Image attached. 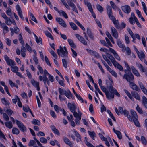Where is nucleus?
<instances>
[{"instance_id":"obj_1","label":"nucleus","mask_w":147,"mask_h":147,"mask_svg":"<svg viewBox=\"0 0 147 147\" xmlns=\"http://www.w3.org/2000/svg\"><path fill=\"white\" fill-rule=\"evenodd\" d=\"M107 88L102 86H100L102 90L105 93L107 98L109 100H111L114 98V94L117 96H120V94L117 90L113 87L111 83L109 81L106 82Z\"/></svg>"},{"instance_id":"obj_2","label":"nucleus","mask_w":147,"mask_h":147,"mask_svg":"<svg viewBox=\"0 0 147 147\" xmlns=\"http://www.w3.org/2000/svg\"><path fill=\"white\" fill-rule=\"evenodd\" d=\"M124 75L120 71L119 73L121 76H122L123 79H125L129 83L132 82L134 79V76L131 71H128L126 70Z\"/></svg>"},{"instance_id":"obj_3","label":"nucleus","mask_w":147,"mask_h":147,"mask_svg":"<svg viewBox=\"0 0 147 147\" xmlns=\"http://www.w3.org/2000/svg\"><path fill=\"white\" fill-rule=\"evenodd\" d=\"M57 54L59 56H60L63 57L68 58V52L65 46L63 47V49L61 46L59 47V49L57 50Z\"/></svg>"},{"instance_id":"obj_4","label":"nucleus","mask_w":147,"mask_h":147,"mask_svg":"<svg viewBox=\"0 0 147 147\" xmlns=\"http://www.w3.org/2000/svg\"><path fill=\"white\" fill-rule=\"evenodd\" d=\"M15 121L17 125L20 130L23 132L26 131V128L21 122L17 120H16Z\"/></svg>"},{"instance_id":"obj_5","label":"nucleus","mask_w":147,"mask_h":147,"mask_svg":"<svg viewBox=\"0 0 147 147\" xmlns=\"http://www.w3.org/2000/svg\"><path fill=\"white\" fill-rule=\"evenodd\" d=\"M4 57L8 65L11 66H14L16 65V64L14 61L10 59L7 55H5L4 56Z\"/></svg>"},{"instance_id":"obj_6","label":"nucleus","mask_w":147,"mask_h":147,"mask_svg":"<svg viewBox=\"0 0 147 147\" xmlns=\"http://www.w3.org/2000/svg\"><path fill=\"white\" fill-rule=\"evenodd\" d=\"M56 20L58 22L59 24L64 28L67 27V25L63 20L61 18L57 17L56 18Z\"/></svg>"},{"instance_id":"obj_7","label":"nucleus","mask_w":147,"mask_h":147,"mask_svg":"<svg viewBox=\"0 0 147 147\" xmlns=\"http://www.w3.org/2000/svg\"><path fill=\"white\" fill-rule=\"evenodd\" d=\"M130 88L133 90H136L138 92L140 91V89L136 85L134 82H131L129 84Z\"/></svg>"},{"instance_id":"obj_8","label":"nucleus","mask_w":147,"mask_h":147,"mask_svg":"<svg viewBox=\"0 0 147 147\" xmlns=\"http://www.w3.org/2000/svg\"><path fill=\"white\" fill-rule=\"evenodd\" d=\"M75 36L79 41L82 43L86 45H87V42L83 37L78 34H76Z\"/></svg>"},{"instance_id":"obj_9","label":"nucleus","mask_w":147,"mask_h":147,"mask_svg":"<svg viewBox=\"0 0 147 147\" xmlns=\"http://www.w3.org/2000/svg\"><path fill=\"white\" fill-rule=\"evenodd\" d=\"M67 106L71 112L73 113L74 111H75L76 107V105L74 103L71 104V103L69 102Z\"/></svg>"},{"instance_id":"obj_10","label":"nucleus","mask_w":147,"mask_h":147,"mask_svg":"<svg viewBox=\"0 0 147 147\" xmlns=\"http://www.w3.org/2000/svg\"><path fill=\"white\" fill-rule=\"evenodd\" d=\"M111 30L112 36L115 38L117 39L118 38V34L117 30L114 27H113L111 28Z\"/></svg>"},{"instance_id":"obj_11","label":"nucleus","mask_w":147,"mask_h":147,"mask_svg":"<svg viewBox=\"0 0 147 147\" xmlns=\"http://www.w3.org/2000/svg\"><path fill=\"white\" fill-rule=\"evenodd\" d=\"M109 50L113 54L114 57L117 60L119 61L120 60V57L115 50L109 47Z\"/></svg>"},{"instance_id":"obj_12","label":"nucleus","mask_w":147,"mask_h":147,"mask_svg":"<svg viewBox=\"0 0 147 147\" xmlns=\"http://www.w3.org/2000/svg\"><path fill=\"white\" fill-rule=\"evenodd\" d=\"M86 50L91 55L94 56L98 58L99 57V54L96 51L87 49H86Z\"/></svg>"},{"instance_id":"obj_13","label":"nucleus","mask_w":147,"mask_h":147,"mask_svg":"<svg viewBox=\"0 0 147 147\" xmlns=\"http://www.w3.org/2000/svg\"><path fill=\"white\" fill-rule=\"evenodd\" d=\"M121 9L123 11L126 13H129L131 11L130 7L128 5L123 6L121 7Z\"/></svg>"},{"instance_id":"obj_14","label":"nucleus","mask_w":147,"mask_h":147,"mask_svg":"<svg viewBox=\"0 0 147 147\" xmlns=\"http://www.w3.org/2000/svg\"><path fill=\"white\" fill-rule=\"evenodd\" d=\"M67 2L69 6L72 8V10L76 13H78V12L77 8L75 4L73 2L71 1H67Z\"/></svg>"},{"instance_id":"obj_15","label":"nucleus","mask_w":147,"mask_h":147,"mask_svg":"<svg viewBox=\"0 0 147 147\" xmlns=\"http://www.w3.org/2000/svg\"><path fill=\"white\" fill-rule=\"evenodd\" d=\"M31 82L32 84L36 88L38 91L40 90V88L39 86V83L38 82L36 81L34 79L31 80Z\"/></svg>"},{"instance_id":"obj_16","label":"nucleus","mask_w":147,"mask_h":147,"mask_svg":"<svg viewBox=\"0 0 147 147\" xmlns=\"http://www.w3.org/2000/svg\"><path fill=\"white\" fill-rule=\"evenodd\" d=\"M1 27L3 29V31L4 34L5 35L9 31V28L5 23H3V24Z\"/></svg>"},{"instance_id":"obj_17","label":"nucleus","mask_w":147,"mask_h":147,"mask_svg":"<svg viewBox=\"0 0 147 147\" xmlns=\"http://www.w3.org/2000/svg\"><path fill=\"white\" fill-rule=\"evenodd\" d=\"M64 95L69 99H70L71 98H72L73 95L69 90H67V91L65 90L64 91Z\"/></svg>"},{"instance_id":"obj_18","label":"nucleus","mask_w":147,"mask_h":147,"mask_svg":"<svg viewBox=\"0 0 147 147\" xmlns=\"http://www.w3.org/2000/svg\"><path fill=\"white\" fill-rule=\"evenodd\" d=\"M137 53L138 55V57L141 61H142V59H143L145 58V55L143 51H141L140 52L138 50H137Z\"/></svg>"},{"instance_id":"obj_19","label":"nucleus","mask_w":147,"mask_h":147,"mask_svg":"<svg viewBox=\"0 0 147 147\" xmlns=\"http://www.w3.org/2000/svg\"><path fill=\"white\" fill-rule=\"evenodd\" d=\"M123 113L125 116H126L127 117L128 120L130 121H132V119L130 115H129V112L127 111L125 109L124 110Z\"/></svg>"},{"instance_id":"obj_20","label":"nucleus","mask_w":147,"mask_h":147,"mask_svg":"<svg viewBox=\"0 0 147 147\" xmlns=\"http://www.w3.org/2000/svg\"><path fill=\"white\" fill-rule=\"evenodd\" d=\"M131 68L133 73L136 76L138 77H140L141 76L138 72V71L133 66H131Z\"/></svg>"},{"instance_id":"obj_21","label":"nucleus","mask_w":147,"mask_h":147,"mask_svg":"<svg viewBox=\"0 0 147 147\" xmlns=\"http://www.w3.org/2000/svg\"><path fill=\"white\" fill-rule=\"evenodd\" d=\"M115 67H117L119 70L123 71H124L122 66L119 64L117 62H116L113 65Z\"/></svg>"},{"instance_id":"obj_22","label":"nucleus","mask_w":147,"mask_h":147,"mask_svg":"<svg viewBox=\"0 0 147 147\" xmlns=\"http://www.w3.org/2000/svg\"><path fill=\"white\" fill-rule=\"evenodd\" d=\"M73 115L75 117L76 119H78L80 117L81 118L82 115V113L80 111H78V113H77L76 112L74 111L73 113Z\"/></svg>"},{"instance_id":"obj_23","label":"nucleus","mask_w":147,"mask_h":147,"mask_svg":"<svg viewBox=\"0 0 147 147\" xmlns=\"http://www.w3.org/2000/svg\"><path fill=\"white\" fill-rule=\"evenodd\" d=\"M132 96L136 99L140 100V98L139 95L138 93L135 91H132L131 92Z\"/></svg>"},{"instance_id":"obj_24","label":"nucleus","mask_w":147,"mask_h":147,"mask_svg":"<svg viewBox=\"0 0 147 147\" xmlns=\"http://www.w3.org/2000/svg\"><path fill=\"white\" fill-rule=\"evenodd\" d=\"M50 128L55 134L59 136L60 135L59 130L56 128V127L54 125L51 126Z\"/></svg>"},{"instance_id":"obj_25","label":"nucleus","mask_w":147,"mask_h":147,"mask_svg":"<svg viewBox=\"0 0 147 147\" xmlns=\"http://www.w3.org/2000/svg\"><path fill=\"white\" fill-rule=\"evenodd\" d=\"M113 131L115 133L118 138L120 140L122 139V137L121 134L119 131L115 130L114 128H113Z\"/></svg>"},{"instance_id":"obj_26","label":"nucleus","mask_w":147,"mask_h":147,"mask_svg":"<svg viewBox=\"0 0 147 147\" xmlns=\"http://www.w3.org/2000/svg\"><path fill=\"white\" fill-rule=\"evenodd\" d=\"M87 33L89 37L91 39H94V36L93 34L92 33L91 30L90 28H87Z\"/></svg>"},{"instance_id":"obj_27","label":"nucleus","mask_w":147,"mask_h":147,"mask_svg":"<svg viewBox=\"0 0 147 147\" xmlns=\"http://www.w3.org/2000/svg\"><path fill=\"white\" fill-rule=\"evenodd\" d=\"M1 101L2 103L6 106V107H7L9 106V102L8 100H6L5 98H1Z\"/></svg>"},{"instance_id":"obj_28","label":"nucleus","mask_w":147,"mask_h":147,"mask_svg":"<svg viewBox=\"0 0 147 147\" xmlns=\"http://www.w3.org/2000/svg\"><path fill=\"white\" fill-rule=\"evenodd\" d=\"M3 111L7 113L9 116H11L13 113V111L11 110L8 109L7 107L4 108Z\"/></svg>"},{"instance_id":"obj_29","label":"nucleus","mask_w":147,"mask_h":147,"mask_svg":"<svg viewBox=\"0 0 147 147\" xmlns=\"http://www.w3.org/2000/svg\"><path fill=\"white\" fill-rule=\"evenodd\" d=\"M63 140L64 141L66 144L70 146H71L72 145V144L67 138L66 137H64Z\"/></svg>"},{"instance_id":"obj_30","label":"nucleus","mask_w":147,"mask_h":147,"mask_svg":"<svg viewBox=\"0 0 147 147\" xmlns=\"http://www.w3.org/2000/svg\"><path fill=\"white\" fill-rule=\"evenodd\" d=\"M33 34L35 38L36 41L37 43L38 44L40 42V43L42 44V38L40 37H39L38 38L37 36L33 32Z\"/></svg>"},{"instance_id":"obj_31","label":"nucleus","mask_w":147,"mask_h":147,"mask_svg":"<svg viewBox=\"0 0 147 147\" xmlns=\"http://www.w3.org/2000/svg\"><path fill=\"white\" fill-rule=\"evenodd\" d=\"M131 113L132 115V119L138 118V116L136 111L133 110H131Z\"/></svg>"},{"instance_id":"obj_32","label":"nucleus","mask_w":147,"mask_h":147,"mask_svg":"<svg viewBox=\"0 0 147 147\" xmlns=\"http://www.w3.org/2000/svg\"><path fill=\"white\" fill-rule=\"evenodd\" d=\"M6 126L9 129L13 127L12 122L11 121L6 122L5 123Z\"/></svg>"},{"instance_id":"obj_33","label":"nucleus","mask_w":147,"mask_h":147,"mask_svg":"<svg viewBox=\"0 0 147 147\" xmlns=\"http://www.w3.org/2000/svg\"><path fill=\"white\" fill-rule=\"evenodd\" d=\"M58 13L60 15H62L66 19H67L68 18V16L65 11L62 10H60L58 11Z\"/></svg>"},{"instance_id":"obj_34","label":"nucleus","mask_w":147,"mask_h":147,"mask_svg":"<svg viewBox=\"0 0 147 147\" xmlns=\"http://www.w3.org/2000/svg\"><path fill=\"white\" fill-rule=\"evenodd\" d=\"M133 121L135 125L137 127H140V125L139 123V122L138 120V118L132 119V121Z\"/></svg>"},{"instance_id":"obj_35","label":"nucleus","mask_w":147,"mask_h":147,"mask_svg":"<svg viewBox=\"0 0 147 147\" xmlns=\"http://www.w3.org/2000/svg\"><path fill=\"white\" fill-rule=\"evenodd\" d=\"M142 102L145 107L147 108V98L144 96L142 97Z\"/></svg>"},{"instance_id":"obj_36","label":"nucleus","mask_w":147,"mask_h":147,"mask_svg":"<svg viewBox=\"0 0 147 147\" xmlns=\"http://www.w3.org/2000/svg\"><path fill=\"white\" fill-rule=\"evenodd\" d=\"M124 63L125 67H126V69H125L124 70V72L126 71V70L128 71H131V68L130 67L128 63L126 61H124Z\"/></svg>"},{"instance_id":"obj_37","label":"nucleus","mask_w":147,"mask_h":147,"mask_svg":"<svg viewBox=\"0 0 147 147\" xmlns=\"http://www.w3.org/2000/svg\"><path fill=\"white\" fill-rule=\"evenodd\" d=\"M67 41L70 45L73 48H75L76 47V45L74 44V41L71 39H68Z\"/></svg>"},{"instance_id":"obj_38","label":"nucleus","mask_w":147,"mask_h":147,"mask_svg":"<svg viewBox=\"0 0 147 147\" xmlns=\"http://www.w3.org/2000/svg\"><path fill=\"white\" fill-rule=\"evenodd\" d=\"M44 33L46 36L49 37L52 40H54V38L51 34L47 31H46L44 32Z\"/></svg>"},{"instance_id":"obj_39","label":"nucleus","mask_w":147,"mask_h":147,"mask_svg":"<svg viewBox=\"0 0 147 147\" xmlns=\"http://www.w3.org/2000/svg\"><path fill=\"white\" fill-rule=\"evenodd\" d=\"M29 15L30 18L32 20L35 22L36 23H38V22L37 20L32 13L31 12H30L29 13Z\"/></svg>"},{"instance_id":"obj_40","label":"nucleus","mask_w":147,"mask_h":147,"mask_svg":"<svg viewBox=\"0 0 147 147\" xmlns=\"http://www.w3.org/2000/svg\"><path fill=\"white\" fill-rule=\"evenodd\" d=\"M32 123L34 125H40V122L38 120H36L35 119H34L32 121Z\"/></svg>"},{"instance_id":"obj_41","label":"nucleus","mask_w":147,"mask_h":147,"mask_svg":"<svg viewBox=\"0 0 147 147\" xmlns=\"http://www.w3.org/2000/svg\"><path fill=\"white\" fill-rule=\"evenodd\" d=\"M138 67L141 71L143 72H145V70H146L141 64H138Z\"/></svg>"},{"instance_id":"obj_42","label":"nucleus","mask_w":147,"mask_h":147,"mask_svg":"<svg viewBox=\"0 0 147 147\" xmlns=\"http://www.w3.org/2000/svg\"><path fill=\"white\" fill-rule=\"evenodd\" d=\"M75 22L77 24L78 26L83 31H85V29L84 26L78 21L77 20H75Z\"/></svg>"},{"instance_id":"obj_43","label":"nucleus","mask_w":147,"mask_h":147,"mask_svg":"<svg viewBox=\"0 0 147 147\" xmlns=\"http://www.w3.org/2000/svg\"><path fill=\"white\" fill-rule=\"evenodd\" d=\"M62 62L63 67L65 68H67V67L68 62L64 59H62Z\"/></svg>"},{"instance_id":"obj_44","label":"nucleus","mask_w":147,"mask_h":147,"mask_svg":"<svg viewBox=\"0 0 147 147\" xmlns=\"http://www.w3.org/2000/svg\"><path fill=\"white\" fill-rule=\"evenodd\" d=\"M94 86L96 89V90L98 91L99 93L100 94L103 96L104 95L101 92L99 89L98 88V87L96 84H94Z\"/></svg>"},{"instance_id":"obj_45","label":"nucleus","mask_w":147,"mask_h":147,"mask_svg":"<svg viewBox=\"0 0 147 147\" xmlns=\"http://www.w3.org/2000/svg\"><path fill=\"white\" fill-rule=\"evenodd\" d=\"M142 143L144 145H146L147 144V140L145 137L143 136H142L141 137V140Z\"/></svg>"},{"instance_id":"obj_46","label":"nucleus","mask_w":147,"mask_h":147,"mask_svg":"<svg viewBox=\"0 0 147 147\" xmlns=\"http://www.w3.org/2000/svg\"><path fill=\"white\" fill-rule=\"evenodd\" d=\"M19 40L20 42L22 45H24V42L21 34L20 33L19 34Z\"/></svg>"},{"instance_id":"obj_47","label":"nucleus","mask_w":147,"mask_h":147,"mask_svg":"<svg viewBox=\"0 0 147 147\" xmlns=\"http://www.w3.org/2000/svg\"><path fill=\"white\" fill-rule=\"evenodd\" d=\"M54 108L55 110L57 113H59V111H62V110L60 107H59L57 105H55L54 106Z\"/></svg>"},{"instance_id":"obj_48","label":"nucleus","mask_w":147,"mask_h":147,"mask_svg":"<svg viewBox=\"0 0 147 147\" xmlns=\"http://www.w3.org/2000/svg\"><path fill=\"white\" fill-rule=\"evenodd\" d=\"M5 20H6L5 21L6 24L9 26L11 25L12 22V21L11 20V19L8 17Z\"/></svg>"},{"instance_id":"obj_49","label":"nucleus","mask_w":147,"mask_h":147,"mask_svg":"<svg viewBox=\"0 0 147 147\" xmlns=\"http://www.w3.org/2000/svg\"><path fill=\"white\" fill-rule=\"evenodd\" d=\"M11 70L13 72L16 73L18 70V68L17 66H11Z\"/></svg>"},{"instance_id":"obj_50","label":"nucleus","mask_w":147,"mask_h":147,"mask_svg":"<svg viewBox=\"0 0 147 147\" xmlns=\"http://www.w3.org/2000/svg\"><path fill=\"white\" fill-rule=\"evenodd\" d=\"M12 132L14 134L17 135L19 134V131L17 128H13L12 130Z\"/></svg>"},{"instance_id":"obj_51","label":"nucleus","mask_w":147,"mask_h":147,"mask_svg":"<svg viewBox=\"0 0 147 147\" xmlns=\"http://www.w3.org/2000/svg\"><path fill=\"white\" fill-rule=\"evenodd\" d=\"M70 24L73 30H76L77 29V27L76 25L73 22L70 23Z\"/></svg>"},{"instance_id":"obj_52","label":"nucleus","mask_w":147,"mask_h":147,"mask_svg":"<svg viewBox=\"0 0 147 147\" xmlns=\"http://www.w3.org/2000/svg\"><path fill=\"white\" fill-rule=\"evenodd\" d=\"M117 45L120 48L123 47V46L124 45L122 44V42L120 41V39H117Z\"/></svg>"},{"instance_id":"obj_53","label":"nucleus","mask_w":147,"mask_h":147,"mask_svg":"<svg viewBox=\"0 0 147 147\" xmlns=\"http://www.w3.org/2000/svg\"><path fill=\"white\" fill-rule=\"evenodd\" d=\"M142 6H143V10L146 14L147 16V10L144 2H142Z\"/></svg>"},{"instance_id":"obj_54","label":"nucleus","mask_w":147,"mask_h":147,"mask_svg":"<svg viewBox=\"0 0 147 147\" xmlns=\"http://www.w3.org/2000/svg\"><path fill=\"white\" fill-rule=\"evenodd\" d=\"M36 144L35 141L33 140H30L28 145L30 147L33 146L34 145H35Z\"/></svg>"},{"instance_id":"obj_55","label":"nucleus","mask_w":147,"mask_h":147,"mask_svg":"<svg viewBox=\"0 0 147 147\" xmlns=\"http://www.w3.org/2000/svg\"><path fill=\"white\" fill-rule=\"evenodd\" d=\"M97 8L98 11H99L100 13H102L103 11V8L102 6L99 5H97Z\"/></svg>"},{"instance_id":"obj_56","label":"nucleus","mask_w":147,"mask_h":147,"mask_svg":"<svg viewBox=\"0 0 147 147\" xmlns=\"http://www.w3.org/2000/svg\"><path fill=\"white\" fill-rule=\"evenodd\" d=\"M88 133L91 137H96V134L94 131L91 132L90 131H88Z\"/></svg>"},{"instance_id":"obj_57","label":"nucleus","mask_w":147,"mask_h":147,"mask_svg":"<svg viewBox=\"0 0 147 147\" xmlns=\"http://www.w3.org/2000/svg\"><path fill=\"white\" fill-rule=\"evenodd\" d=\"M59 91L60 94L59 95H63L65 93L64 91H65V90L61 88H59L58 89Z\"/></svg>"},{"instance_id":"obj_58","label":"nucleus","mask_w":147,"mask_h":147,"mask_svg":"<svg viewBox=\"0 0 147 147\" xmlns=\"http://www.w3.org/2000/svg\"><path fill=\"white\" fill-rule=\"evenodd\" d=\"M10 7V6L9 7H8L7 10L6 11V12L8 15L11 16V13Z\"/></svg>"},{"instance_id":"obj_59","label":"nucleus","mask_w":147,"mask_h":147,"mask_svg":"<svg viewBox=\"0 0 147 147\" xmlns=\"http://www.w3.org/2000/svg\"><path fill=\"white\" fill-rule=\"evenodd\" d=\"M37 68L39 71V72L41 74H43L44 72L43 69L40 65H37Z\"/></svg>"},{"instance_id":"obj_60","label":"nucleus","mask_w":147,"mask_h":147,"mask_svg":"<svg viewBox=\"0 0 147 147\" xmlns=\"http://www.w3.org/2000/svg\"><path fill=\"white\" fill-rule=\"evenodd\" d=\"M129 21L131 24H135V21L134 20V18L132 17H130L129 18Z\"/></svg>"},{"instance_id":"obj_61","label":"nucleus","mask_w":147,"mask_h":147,"mask_svg":"<svg viewBox=\"0 0 147 147\" xmlns=\"http://www.w3.org/2000/svg\"><path fill=\"white\" fill-rule=\"evenodd\" d=\"M126 26V24L125 23L123 22H121V23L120 25V28L119 29L121 30L125 28Z\"/></svg>"},{"instance_id":"obj_62","label":"nucleus","mask_w":147,"mask_h":147,"mask_svg":"<svg viewBox=\"0 0 147 147\" xmlns=\"http://www.w3.org/2000/svg\"><path fill=\"white\" fill-rule=\"evenodd\" d=\"M3 116L4 119L6 121H8L9 119V118L7 115L5 113H3Z\"/></svg>"},{"instance_id":"obj_63","label":"nucleus","mask_w":147,"mask_h":147,"mask_svg":"<svg viewBox=\"0 0 147 147\" xmlns=\"http://www.w3.org/2000/svg\"><path fill=\"white\" fill-rule=\"evenodd\" d=\"M40 141L42 143H47V140L44 137H41L40 138Z\"/></svg>"},{"instance_id":"obj_64","label":"nucleus","mask_w":147,"mask_h":147,"mask_svg":"<svg viewBox=\"0 0 147 147\" xmlns=\"http://www.w3.org/2000/svg\"><path fill=\"white\" fill-rule=\"evenodd\" d=\"M85 143L88 147H95L91 144L86 140L85 141Z\"/></svg>"}]
</instances>
